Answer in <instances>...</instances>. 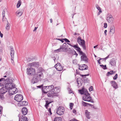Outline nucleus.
Returning a JSON list of instances; mask_svg holds the SVG:
<instances>
[{
  "instance_id": "59",
  "label": "nucleus",
  "mask_w": 121,
  "mask_h": 121,
  "mask_svg": "<svg viewBox=\"0 0 121 121\" xmlns=\"http://www.w3.org/2000/svg\"><path fill=\"white\" fill-rule=\"evenodd\" d=\"M13 91V92L14 93H17L18 92V90H17V88H16V89H15V91Z\"/></svg>"
},
{
  "instance_id": "43",
  "label": "nucleus",
  "mask_w": 121,
  "mask_h": 121,
  "mask_svg": "<svg viewBox=\"0 0 121 121\" xmlns=\"http://www.w3.org/2000/svg\"><path fill=\"white\" fill-rule=\"evenodd\" d=\"M4 94H0V98L2 100L4 99V97L3 95Z\"/></svg>"
},
{
  "instance_id": "46",
  "label": "nucleus",
  "mask_w": 121,
  "mask_h": 121,
  "mask_svg": "<svg viewBox=\"0 0 121 121\" xmlns=\"http://www.w3.org/2000/svg\"><path fill=\"white\" fill-rule=\"evenodd\" d=\"M96 6L97 9H98V10H99V11H101L100 7L97 4L96 5Z\"/></svg>"
},
{
  "instance_id": "5",
  "label": "nucleus",
  "mask_w": 121,
  "mask_h": 121,
  "mask_svg": "<svg viewBox=\"0 0 121 121\" xmlns=\"http://www.w3.org/2000/svg\"><path fill=\"white\" fill-rule=\"evenodd\" d=\"M48 93V96L50 97L53 98L54 96H58L57 93L55 91H49Z\"/></svg>"
},
{
  "instance_id": "1",
  "label": "nucleus",
  "mask_w": 121,
  "mask_h": 121,
  "mask_svg": "<svg viewBox=\"0 0 121 121\" xmlns=\"http://www.w3.org/2000/svg\"><path fill=\"white\" fill-rule=\"evenodd\" d=\"M7 82V83L5 84L6 87L10 89L16 88L15 85L13 82V80L12 78L10 77L9 78H7L6 79Z\"/></svg>"
},
{
  "instance_id": "39",
  "label": "nucleus",
  "mask_w": 121,
  "mask_h": 121,
  "mask_svg": "<svg viewBox=\"0 0 121 121\" xmlns=\"http://www.w3.org/2000/svg\"><path fill=\"white\" fill-rule=\"evenodd\" d=\"M21 1L20 0H19L17 5V8H18L20 7V6L21 5Z\"/></svg>"
},
{
  "instance_id": "32",
  "label": "nucleus",
  "mask_w": 121,
  "mask_h": 121,
  "mask_svg": "<svg viewBox=\"0 0 121 121\" xmlns=\"http://www.w3.org/2000/svg\"><path fill=\"white\" fill-rule=\"evenodd\" d=\"M62 120V118L60 117H55L53 121H61Z\"/></svg>"
},
{
  "instance_id": "27",
  "label": "nucleus",
  "mask_w": 121,
  "mask_h": 121,
  "mask_svg": "<svg viewBox=\"0 0 121 121\" xmlns=\"http://www.w3.org/2000/svg\"><path fill=\"white\" fill-rule=\"evenodd\" d=\"M74 48H77L76 50L78 52L81 51V49L78 47V44L75 45Z\"/></svg>"
},
{
  "instance_id": "40",
  "label": "nucleus",
  "mask_w": 121,
  "mask_h": 121,
  "mask_svg": "<svg viewBox=\"0 0 121 121\" xmlns=\"http://www.w3.org/2000/svg\"><path fill=\"white\" fill-rule=\"evenodd\" d=\"M84 95H90V94L86 90H84V94H83Z\"/></svg>"
},
{
  "instance_id": "50",
  "label": "nucleus",
  "mask_w": 121,
  "mask_h": 121,
  "mask_svg": "<svg viewBox=\"0 0 121 121\" xmlns=\"http://www.w3.org/2000/svg\"><path fill=\"white\" fill-rule=\"evenodd\" d=\"M79 52L80 55H84V54H85L81 51Z\"/></svg>"
},
{
  "instance_id": "33",
  "label": "nucleus",
  "mask_w": 121,
  "mask_h": 121,
  "mask_svg": "<svg viewBox=\"0 0 121 121\" xmlns=\"http://www.w3.org/2000/svg\"><path fill=\"white\" fill-rule=\"evenodd\" d=\"M16 15H19V17L21 16L22 14V13L21 12L19 11H17L16 12Z\"/></svg>"
},
{
  "instance_id": "60",
  "label": "nucleus",
  "mask_w": 121,
  "mask_h": 121,
  "mask_svg": "<svg viewBox=\"0 0 121 121\" xmlns=\"http://www.w3.org/2000/svg\"><path fill=\"white\" fill-rule=\"evenodd\" d=\"M46 100H46V101H50V102L51 101H52V102H53V101L52 100H51V99H48V98H47L46 99Z\"/></svg>"
},
{
  "instance_id": "8",
  "label": "nucleus",
  "mask_w": 121,
  "mask_h": 121,
  "mask_svg": "<svg viewBox=\"0 0 121 121\" xmlns=\"http://www.w3.org/2000/svg\"><path fill=\"white\" fill-rule=\"evenodd\" d=\"M23 99V96L21 94L17 95L14 97V99L18 102H21Z\"/></svg>"
},
{
  "instance_id": "21",
  "label": "nucleus",
  "mask_w": 121,
  "mask_h": 121,
  "mask_svg": "<svg viewBox=\"0 0 121 121\" xmlns=\"http://www.w3.org/2000/svg\"><path fill=\"white\" fill-rule=\"evenodd\" d=\"M115 28L113 26H112L110 28V33L111 34L113 35L115 32Z\"/></svg>"
},
{
  "instance_id": "44",
  "label": "nucleus",
  "mask_w": 121,
  "mask_h": 121,
  "mask_svg": "<svg viewBox=\"0 0 121 121\" xmlns=\"http://www.w3.org/2000/svg\"><path fill=\"white\" fill-rule=\"evenodd\" d=\"M73 103H69V106L70 109H72L73 106Z\"/></svg>"
},
{
  "instance_id": "22",
  "label": "nucleus",
  "mask_w": 121,
  "mask_h": 121,
  "mask_svg": "<svg viewBox=\"0 0 121 121\" xmlns=\"http://www.w3.org/2000/svg\"><path fill=\"white\" fill-rule=\"evenodd\" d=\"M85 113L86 118L88 119H90L91 118V117L89 116L90 112H88L87 110H86Z\"/></svg>"
},
{
  "instance_id": "53",
  "label": "nucleus",
  "mask_w": 121,
  "mask_h": 121,
  "mask_svg": "<svg viewBox=\"0 0 121 121\" xmlns=\"http://www.w3.org/2000/svg\"><path fill=\"white\" fill-rule=\"evenodd\" d=\"M89 90L90 91H91L93 90V87L92 86H91L89 88Z\"/></svg>"
},
{
  "instance_id": "13",
  "label": "nucleus",
  "mask_w": 121,
  "mask_h": 121,
  "mask_svg": "<svg viewBox=\"0 0 121 121\" xmlns=\"http://www.w3.org/2000/svg\"><path fill=\"white\" fill-rule=\"evenodd\" d=\"M78 69L81 70H87L88 69V66L86 65L85 64L80 65Z\"/></svg>"
},
{
  "instance_id": "7",
  "label": "nucleus",
  "mask_w": 121,
  "mask_h": 121,
  "mask_svg": "<svg viewBox=\"0 0 121 121\" xmlns=\"http://www.w3.org/2000/svg\"><path fill=\"white\" fill-rule=\"evenodd\" d=\"M106 20L109 23L112 24L114 19L111 14L108 13L107 14Z\"/></svg>"
},
{
  "instance_id": "12",
  "label": "nucleus",
  "mask_w": 121,
  "mask_h": 121,
  "mask_svg": "<svg viewBox=\"0 0 121 121\" xmlns=\"http://www.w3.org/2000/svg\"><path fill=\"white\" fill-rule=\"evenodd\" d=\"M41 79L38 78L34 75V76L31 80V82L33 84H34L35 83L39 81H41Z\"/></svg>"
},
{
  "instance_id": "9",
  "label": "nucleus",
  "mask_w": 121,
  "mask_h": 121,
  "mask_svg": "<svg viewBox=\"0 0 121 121\" xmlns=\"http://www.w3.org/2000/svg\"><path fill=\"white\" fill-rule=\"evenodd\" d=\"M89 73L88 72L86 74L80 75L83 78V82L84 83H88L90 82V80L88 78L85 77L86 76H89Z\"/></svg>"
},
{
  "instance_id": "11",
  "label": "nucleus",
  "mask_w": 121,
  "mask_h": 121,
  "mask_svg": "<svg viewBox=\"0 0 121 121\" xmlns=\"http://www.w3.org/2000/svg\"><path fill=\"white\" fill-rule=\"evenodd\" d=\"M56 69L58 71H60L62 70L63 67L59 63H57L54 66Z\"/></svg>"
},
{
  "instance_id": "54",
  "label": "nucleus",
  "mask_w": 121,
  "mask_h": 121,
  "mask_svg": "<svg viewBox=\"0 0 121 121\" xmlns=\"http://www.w3.org/2000/svg\"><path fill=\"white\" fill-rule=\"evenodd\" d=\"M48 112H49L50 115H51L52 114V113L51 112V108H49L48 110Z\"/></svg>"
},
{
  "instance_id": "64",
  "label": "nucleus",
  "mask_w": 121,
  "mask_h": 121,
  "mask_svg": "<svg viewBox=\"0 0 121 121\" xmlns=\"http://www.w3.org/2000/svg\"><path fill=\"white\" fill-rule=\"evenodd\" d=\"M67 45L66 43H64L63 44L62 46H63V47H66V46Z\"/></svg>"
},
{
  "instance_id": "10",
  "label": "nucleus",
  "mask_w": 121,
  "mask_h": 121,
  "mask_svg": "<svg viewBox=\"0 0 121 121\" xmlns=\"http://www.w3.org/2000/svg\"><path fill=\"white\" fill-rule=\"evenodd\" d=\"M5 85V87H3L0 89V94H4L7 92L8 90H11L9 88L7 87Z\"/></svg>"
},
{
  "instance_id": "36",
  "label": "nucleus",
  "mask_w": 121,
  "mask_h": 121,
  "mask_svg": "<svg viewBox=\"0 0 121 121\" xmlns=\"http://www.w3.org/2000/svg\"><path fill=\"white\" fill-rule=\"evenodd\" d=\"M39 66V63L38 62H34V66L35 67H38Z\"/></svg>"
},
{
  "instance_id": "28",
  "label": "nucleus",
  "mask_w": 121,
  "mask_h": 121,
  "mask_svg": "<svg viewBox=\"0 0 121 121\" xmlns=\"http://www.w3.org/2000/svg\"><path fill=\"white\" fill-rule=\"evenodd\" d=\"M115 73V72L113 71V70H112L110 72H108L106 74V75L107 76H109L110 75H112Z\"/></svg>"
},
{
  "instance_id": "16",
  "label": "nucleus",
  "mask_w": 121,
  "mask_h": 121,
  "mask_svg": "<svg viewBox=\"0 0 121 121\" xmlns=\"http://www.w3.org/2000/svg\"><path fill=\"white\" fill-rule=\"evenodd\" d=\"M81 60L85 61L88 62V59L85 54L84 55H82L81 57Z\"/></svg>"
},
{
  "instance_id": "35",
  "label": "nucleus",
  "mask_w": 121,
  "mask_h": 121,
  "mask_svg": "<svg viewBox=\"0 0 121 121\" xmlns=\"http://www.w3.org/2000/svg\"><path fill=\"white\" fill-rule=\"evenodd\" d=\"M7 25L6 27V29L7 30H9L10 28V24L8 22V21H7Z\"/></svg>"
},
{
  "instance_id": "24",
  "label": "nucleus",
  "mask_w": 121,
  "mask_h": 121,
  "mask_svg": "<svg viewBox=\"0 0 121 121\" xmlns=\"http://www.w3.org/2000/svg\"><path fill=\"white\" fill-rule=\"evenodd\" d=\"M20 106H26L28 105V102L26 101H24L22 102H20Z\"/></svg>"
},
{
  "instance_id": "58",
  "label": "nucleus",
  "mask_w": 121,
  "mask_h": 121,
  "mask_svg": "<svg viewBox=\"0 0 121 121\" xmlns=\"http://www.w3.org/2000/svg\"><path fill=\"white\" fill-rule=\"evenodd\" d=\"M61 49H60V48L58 49H57L55 50V51H56H56H57V52H60L61 51H60V50Z\"/></svg>"
},
{
  "instance_id": "45",
  "label": "nucleus",
  "mask_w": 121,
  "mask_h": 121,
  "mask_svg": "<svg viewBox=\"0 0 121 121\" xmlns=\"http://www.w3.org/2000/svg\"><path fill=\"white\" fill-rule=\"evenodd\" d=\"M77 82L78 83V85L79 86L80 85L81 86L82 85V83L81 82V81H79L78 80V79H77Z\"/></svg>"
},
{
  "instance_id": "47",
  "label": "nucleus",
  "mask_w": 121,
  "mask_h": 121,
  "mask_svg": "<svg viewBox=\"0 0 121 121\" xmlns=\"http://www.w3.org/2000/svg\"><path fill=\"white\" fill-rule=\"evenodd\" d=\"M89 105L95 109H98L97 107H95L93 105L91 104H89Z\"/></svg>"
},
{
  "instance_id": "29",
  "label": "nucleus",
  "mask_w": 121,
  "mask_h": 121,
  "mask_svg": "<svg viewBox=\"0 0 121 121\" xmlns=\"http://www.w3.org/2000/svg\"><path fill=\"white\" fill-rule=\"evenodd\" d=\"M14 54V51H12V50H11L10 55L11 56V60L13 61V59H14L13 57Z\"/></svg>"
},
{
  "instance_id": "52",
  "label": "nucleus",
  "mask_w": 121,
  "mask_h": 121,
  "mask_svg": "<svg viewBox=\"0 0 121 121\" xmlns=\"http://www.w3.org/2000/svg\"><path fill=\"white\" fill-rule=\"evenodd\" d=\"M64 40H65V41L66 42L68 43H69L70 42V41L66 38L64 39Z\"/></svg>"
},
{
  "instance_id": "56",
  "label": "nucleus",
  "mask_w": 121,
  "mask_h": 121,
  "mask_svg": "<svg viewBox=\"0 0 121 121\" xmlns=\"http://www.w3.org/2000/svg\"><path fill=\"white\" fill-rule=\"evenodd\" d=\"M104 27L105 28H106L107 27V24L106 23H104Z\"/></svg>"
},
{
  "instance_id": "14",
  "label": "nucleus",
  "mask_w": 121,
  "mask_h": 121,
  "mask_svg": "<svg viewBox=\"0 0 121 121\" xmlns=\"http://www.w3.org/2000/svg\"><path fill=\"white\" fill-rule=\"evenodd\" d=\"M48 87V86H43L42 88V92L44 94L47 93L49 91Z\"/></svg>"
},
{
  "instance_id": "34",
  "label": "nucleus",
  "mask_w": 121,
  "mask_h": 121,
  "mask_svg": "<svg viewBox=\"0 0 121 121\" xmlns=\"http://www.w3.org/2000/svg\"><path fill=\"white\" fill-rule=\"evenodd\" d=\"M90 95H84L82 98L83 100L85 101H86L87 99V97H88Z\"/></svg>"
},
{
  "instance_id": "20",
  "label": "nucleus",
  "mask_w": 121,
  "mask_h": 121,
  "mask_svg": "<svg viewBox=\"0 0 121 121\" xmlns=\"http://www.w3.org/2000/svg\"><path fill=\"white\" fill-rule=\"evenodd\" d=\"M110 83L112 86L115 88L117 89L118 87L117 84L116 82L114 81H112Z\"/></svg>"
},
{
  "instance_id": "51",
  "label": "nucleus",
  "mask_w": 121,
  "mask_h": 121,
  "mask_svg": "<svg viewBox=\"0 0 121 121\" xmlns=\"http://www.w3.org/2000/svg\"><path fill=\"white\" fill-rule=\"evenodd\" d=\"M6 81V80L4 78H2L0 79V82L2 81Z\"/></svg>"
},
{
  "instance_id": "48",
  "label": "nucleus",
  "mask_w": 121,
  "mask_h": 121,
  "mask_svg": "<svg viewBox=\"0 0 121 121\" xmlns=\"http://www.w3.org/2000/svg\"><path fill=\"white\" fill-rule=\"evenodd\" d=\"M43 85L42 84L41 85L37 86V88H41V89L42 90V88L43 87Z\"/></svg>"
},
{
  "instance_id": "3",
  "label": "nucleus",
  "mask_w": 121,
  "mask_h": 121,
  "mask_svg": "<svg viewBox=\"0 0 121 121\" xmlns=\"http://www.w3.org/2000/svg\"><path fill=\"white\" fill-rule=\"evenodd\" d=\"M77 42L79 43H81V45L82 47L84 50H86V47L85 45V41L83 39H81V38L80 37H79L78 38Z\"/></svg>"
},
{
  "instance_id": "63",
  "label": "nucleus",
  "mask_w": 121,
  "mask_h": 121,
  "mask_svg": "<svg viewBox=\"0 0 121 121\" xmlns=\"http://www.w3.org/2000/svg\"><path fill=\"white\" fill-rule=\"evenodd\" d=\"M73 112L74 113H75V114H76L77 113V112L75 109H74L73 110Z\"/></svg>"
},
{
  "instance_id": "25",
  "label": "nucleus",
  "mask_w": 121,
  "mask_h": 121,
  "mask_svg": "<svg viewBox=\"0 0 121 121\" xmlns=\"http://www.w3.org/2000/svg\"><path fill=\"white\" fill-rule=\"evenodd\" d=\"M48 88L49 90V91H54V86L52 85L48 86Z\"/></svg>"
},
{
  "instance_id": "2",
  "label": "nucleus",
  "mask_w": 121,
  "mask_h": 121,
  "mask_svg": "<svg viewBox=\"0 0 121 121\" xmlns=\"http://www.w3.org/2000/svg\"><path fill=\"white\" fill-rule=\"evenodd\" d=\"M43 69L41 68H40L39 70H38L37 72L34 75L35 76H36L38 78L41 79H42V77H43V74L42 72L43 71Z\"/></svg>"
},
{
  "instance_id": "19",
  "label": "nucleus",
  "mask_w": 121,
  "mask_h": 121,
  "mask_svg": "<svg viewBox=\"0 0 121 121\" xmlns=\"http://www.w3.org/2000/svg\"><path fill=\"white\" fill-rule=\"evenodd\" d=\"M109 64L111 65V66H114L116 65V61L115 59L112 58L111 60L109 62Z\"/></svg>"
},
{
  "instance_id": "55",
  "label": "nucleus",
  "mask_w": 121,
  "mask_h": 121,
  "mask_svg": "<svg viewBox=\"0 0 121 121\" xmlns=\"http://www.w3.org/2000/svg\"><path fill=\"white\" fill-rule=\"evenodd\" d=\"M76 55V56L77 57L78 56V54L76 53V52L75 51L74 52V53H73V55Z\"/></svg>"
},
{
  "instance_id": "30",
  "label": "nucleus",
  "mask_w": 121,
  "mask_h": 121,
  "mask_svg": "<svg viewBox=\"0 0 121 121\" xmlns=\"http://www.w3.org/2000/svg\"><path fill=\"white\" fill-rule=\"evenodd\" d=\"M60 49H62L63 52H66L67 51V48L66 47H63L61 46H60Z\"/></svg>"
},
{
  "instance_id": "18",
  "label": "nucleus",
  "mask_w": 121,
  "mask_h": 121,
  "mask_svg": "<svg viewBox=\"0 0 121 121\" xmlns=\"http://www.w3.org/2000/svg\"><path fill=\"white\" fill-rule=\"evenodd\" d=\"M75 50L73 48H68L67 50V52L69 54L73 55L75 51Z\"/></svg>"
},
{
  "instance_id": "31",
  "label": "nucleus",
  "mask_w": 121,
  "mask_h": 121,
  "mask_svg": "<svg viewBox=\"0 0 121 121\" xmlns=\"http://www.w3.org/2000/svg\"><path fill=\"white\" fill-rule=\"evenodd\" d=\"M87 99L86 101L91 102L92 103L94 102L93 100L92 99V97L91 96H89L88 97H87Z\"/></svg>"
},
{
  "instance_id": "37",
  "label": "nucleus",
  "mask_w": 121,
  "mask_h": 121,
  "mask_svg": "<svg viewBox=\"0 0 121 121\" xmlns=\"http://www.w3.org/2000/svg\"><path fill=\"white\" fill-rule=\"evenodd\" d=\"M78 91L79 93L83 95L84 94V89L79 90Z\"/></svg>"
},
{
  "instance_id": "23",
  "label": "nucleus",
  "mask_w": 121,
  "mask_h": 121,
  "mask_svg": "<svg viewBox=\"0 0 121 121\" xmlns=\"http://www.w3.org/2000/svg\"><path fill=\"white\" fill-rule=\"evenodd\" d=\"M46 104L45 105V107L47 109H48V107L49 106V104L50 103H52V101H45Z\"/></svg>"
},
{
  "instance_id": "57",
  "label": "nucleus",
  "mask_w": 121,
  "mask_h": 121,
  "mask_svg": "<svg viewBox=\"0 0 121 121\" xmlns=\"http://www.w3.org/2000/svg\"><path fill=\"white\" fill-rule=\"evenodd\" d=\"M5 12L4 10L2 12V16L3 18H4V17L5 16Z\"/></svg>"
},
{
  "instance_id": "49",
  "label": "nucleus",
  "mask_w": 121,
  "mask_h": 121,
  "mask_svg": "<svg viewBox=\"0 0 121 121\" xmlns=\"http://www.w3.org/2000/svg\"><path fill=\"white\" fill-rule=\"evenodd\" d=\"M118 74H116L113 77V79L114 80H116L117 78Z\"/></svg>"
},
{
  "instance_id": "6",
  "label": "nucleus",
  "mask_w": 121,
  "mask_h": 121,
  "mask_svg": "<svg viewBox=\"0 0 121 121\" xmlns=\"http://www.w3.org/2000/svg\"><path fill=\"white\" fill-rule=\"evenodd\" d=\"M65 111L64 108L62 106H60L57 109L56 113L60 115H63Z\"/></svg>"
},
{
  "instance_id": "26",
  "label": "nucleus",
  "mask_w": 121,
  "mask_h": 121,
  "mask_svg": "<svg viewBox=\"0 0 121 121\" xmlns=\"http://www.w3.org/2000/svg\"><path fill=\"white\" fill-rule=\"evenodd\" d=\"M5 75L3 77H7V78L11 77L10 74L9 72H6L5 73Z\"/></svg>"
},
{
  "instance_id": "61",
  "label": "nucleus",
  "mask_w": 121,
  "mask_h": 121,
  "mask_svg": "<svg viewBox=\"0 0 121 121\" xmlns=\"http://www.w3.org/2000/svg\"><path fill=\"white\" fill-rule=\"evenodd\" d=\"M77 120L76 119L74 118H73V119H71L69 121H77Z\"/></svg>"
},
{
  "instance_id": "4",
  "label": "nucleus",
  "mask_w": 121,
  "mask_h": 121,
  "mask_svg": "<svg viewBox=\"0 0 121 121\" xmlns=\"http://www.w3.org/2000/svg\"><path fill=\"white\" fill-rule=\"evenodd\" d=\"M35 73V69L32 68H28L27 69L26 73L27 74L30 76L33 75Z\"/></svg>"
},
{
  "instance_id": "38",
  "label": "nucleus",
  "mask_w": 121,
  "mask_h": 121,
  "mask_svg": "<svg viewBox=\"0 0 121 121\" xmlns=\"http://www.w3.org/2000/svg\"><path fill=\"white\" fill-rule=\"evenodd\" d=\"M100 66L102 68L104 69H107V68L106 67V65H100Z\"/></svg>"
},
{
  "instance_id": "17",
  "label": "nucleus",
  "mask_w": 121,
  "mask_h": 121,
  "mask_svg": "<svg viewBox=\"0 0 121 121\" xmlns=\"http://www.w3.org/2000/svg\"><path fill=\"white\" fill-rule=\"evenodd\" d=\"M22 114L25 115L27 113L28 110L27 108L26 107H23L22 110Z\"/></svg>"
},
{
  "instance_id": "62",
  "label": "nucleus",
  "mask_w": 121,
  "mask_h": 121,
  "mask_svg": "<svg viewBox=\"0 0 121 121\" xmlns=\"http://www.w3.org/2000/svg\"><path fill=\"white\" fill-rule=\"evenodd\" d=\"M67 44H68L69 45L71 46L72 47L74 48V46H75V45H71V44H70V43H67Z\"/></svg>"
},
{
  "instance_id": "15",
  "label": "nucleus",
  "mask_w": 121,
  "mask_h": 121,
  "mask_svg": "<svg viewBox=\"0 0 121 121\" xmlns=\"http://www.w3.org/2000/svg\"><path fill=\"white\" fill-rule=\"evenodd\" d=\"M20 115V114H19L18 115V117L19 118V121H28V119L26 117L22 116V117L20 118L19 116Z\"/></svg>"
},
{
  "instance_id": "42",
  "label": "nucleus",
  "mask_w": 121,
  "mask_h": 121,
  "mask_svg": "<svg viewBox=\"0 0 121 121\" xmlns=\"http://www.w3.org/2000/svg\"><path fill=\"white\" fill-rule=\"evenodd\" d=\"M28 66H30V67L34 66V62H33L31 63H29L28 64Z\"/></svg>"
},
{
  "instance_id": "41",
  "label": "nucleus",
  "mask_w": 121,
  "mask_h": 121,
  "mask_svg": "<svg viewBox=\"0 0 121 121\" xmlns=\"http://www.w3.org/2000/svg\"><path fill=\"white\" fill-rule=\"evenodd\" d=\"M82 105L84 106H87V105H89V104L88 103H86L83 101H82Z\"/></svg>"
}]
</instances>
